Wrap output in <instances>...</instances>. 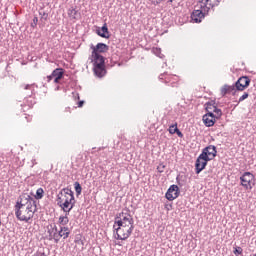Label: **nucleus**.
I'll use <instances>...</instances> for the list:
<instances>
[{"label": "nucleus", "mask_w": 256, "mask_h": 256, "mask_svg": "<svg viewBox=\"0 0 256 256\" xmlns=\"http://www.w3.org/2000/svg\"><path fill=\"white\" fill-rule=\"evenodd\" d=\"M61 232L60 230L58 232H54L53 234V239L55 241V243H59L60 239H61Z\"/></svg>", "instance_id": "b1692460"}, {"label": "nucleus", "mask_w": 256, "mask_h": 256, "mask_svg": "<svg viewBox=\"0 0 256 256\" xmlns=\"http://www.w3.org/2000/svg\"><path fill=\"white\" fill-rule=\"evenodd\" d=\"M114 229L116 231L115 239H118L120 241H125L129 239V237H131V233H133L135 226L134 225L130 227L116 226Z\"/></svg>", "instance_id": "20e7f679"}, {"label": "nucleus", "mask_w": 256, "mask_h": 256, "mask_svg": "<svg viewBox=\"0 0 256 256\" xmlns=\"http://www.w3.org/2000/svg\"><path fill=\"white\" fill-rule=\"evenodd\" d=\"M158 171L159 173H163V169L161 170V168L158 167Z\"/></svg>", "instance_id": "a19ab883"}, {"label": "nucleus", "mask_w": 256, "mask_h": 256, "mask_svg": "<svg viewBox=\"0 0 256 256\" xmlns=\"http://www.w3.org/2000/svg\"><path fill=\"white\" fill-rule=\"evenodd\" d=\"M28 211H35L37 213V200L32 198L26 206H24Z\"/></svg>", "instance_id": "dca6fc26"}, {"label": "nucleus", "mask_w": 256, "mask_h": 256, "mask_svg": "<svg viewBox=\"0 0 256 256\" xmlns=\"http://www.w3.org/2000/svg\"><path fill=\"white\" fill-rule=\"evenodd\" d=\"M234 255H242L243 253V248L241 247H237L235 248V250L233 251Z\"/></svg>", "instance_id": "c756f323"}, {"label": "nucleus", "mask_w": 256, "mask_h": 256, "mask_svg": "<svg viewBox=\"0 0 256 256\" xmlns=\"http://www.w3.org/2000/svg\"><path fill=\"white\" fill-rule=\"evenodd\" d=\"M59 232H60V233L65 232V234H63L64 237H69V235H70V233H71V232L69 231V227H65V226L60 227Z\"/></svg>", "instance_id": "4be33fe9"}, {"label": "nucleus", "mask_w": 256, "mask_h": 256, "mask_svg": "<svg viewBox=\"0 0 256 256\" xmlns=\"http://www.w3.org/2000/svg\"><path fill=\"white\" fill-rule=\"evenodd\" d=\"M249 97V93L245 92L238 100V103H242V101H245Z\"/></svg>", "instance_id": "c85d7f7f"}, {"label": "nucleus", "mask_w": 256, "mask_h": 256, "mask_svg": "<svg viewBox=\"0 0 256 256\" xmlns=\"http://www.w3.org/2000/svg\"><path fill=\"white\" fill-rule=\"evenodd\" d=\"M217 157V147L209 145L202 150L200 154V159L204 161H213Z\"/></svg>", "instance_id": "0eeeda50"}, {"label": "nucleus", "mask_w": 256, "mask_h": 256, "mask_svg": "<svg viewBox=\"0 0 256 256\" xmlns=\"http://www.w3.org/2000/svg\"><path fill=\"white\" fill-rule=\"evenodd\" d=\"M54 229H55V233H59V230L57 229V227H55Z\"/></svg>", "instance_id": "79ce46f5"}, {"label": "nucleus", "mask_w": 256, "mask_h": 256, "mask_svg": "<svg viewBox=\"0 0 256 256\" xmlns=\"http://www.w3.org/2000/svg\"><path fill=\"white\" fill-rule=\"evenodd\" d=\"M90 49L92 50V63L93 71L96 77H105L107 75V69H105V58L101 53H107L109 51V45L99 42L96 46L91 44Z\"/></svg>", "instance_id": "f257e3e1"}, {"label": "nucleus", "mask_w": 256, "mask_h": 256, "mask_svg": "<svg viewBox=\"0 0 256 256\" xmlns=\"http://www.w3.org/2000/svg\"><path fill=\"white\" fill-rule=\"evenodd\" d=\"M170 3H173V0H168Z\"/></svg>", "instance_id": "49530a36"}, {"label": "nucleus", "mask_w": 256, "mask_h": 256, "mask_svg": "<svg viewBox=\"0 0 256 256\" xmlns=\"http://www.w3.org/2000/svg\"><path fill=\"white\" fill-rule=\"evenodd\" d=\"M57 201H58V203H59V201L63 202V199H61V197L58 196Z\"/></svg>", "instance_id": "58836bf2"}, {"label": "nucleus", "mask_w": 256, "mask_h": 256, "mask_svg": "<svg viewBox=\"0 0 256 256\" xmlns=\"http://www.w3.org/2000/svg\"><path fill=\"white\" fill-rule=\"evenodd\" d=\"M202 119H203V123L206 127H213V125H215V121H217V119L207 117V116H203Z\"/></svg>", "instance_id": "f3484780"}, {"label": "nucleus", "mask_w": 256, "mask_h": 256, "mask_svg": "<svg viewBox=\"0 0 256 256\" xmlns=\"http://www.w3.org/2000/svg\"><path fill=\"white\" fill-rule=\"evenodd\" d=\"M242 187L246 189H253L255 187V176L251 172H245L240 177Z\"/></svg>", "instance_id": "6e6552de"}, {"label": "nucleus", "mask_w": 256, "mask_h": 256, "mask_svg": "<svg viewBox=\"0 0 256 256\" xmlns=\"http://www.w3.org/2000/svg\"><path fill=\"white\" fill-rule=\"evenodd\" d=\"M85 105V101L81 100L78 102V107H83Z\"/></svg>", "instance_id": "c9c22d12"}, {"label": "nucleus", "mask_w": 256, "mask_h": 256, "mask_svg": "<svg viewBox=\"0 0 256 256\" xmlns=\"http://www.w3.org/2000/svg\"><path fill=\"white\" fill-rule=\"evenodd\" d=\"M15 215L19 221H25V223H29V221H31L35 215V210H27L26 207L15 208Z\"/></svg>", "instance_id": "39448f33"}, {"label": "nucleus", "mask_w": 256, "mask_h": 256, "mask_svg": "<svg viewBox=\"0 0 256 256\" xmlns=\"http://www.w3.org/2000/svg\"><path fill=\"white\" fill-rule=\"evenodd\" d=\"M237 87L234 85H228L225 84L222 88H221V95L222 97H225V95H228L229 93H232V95H236L237 93Z\"/></svg>", "instance_id": "ddd939ff"}, {"label": "nucleus", "mask_w": 256, "mask_h": 256, "mask_svg": "<svg viewBox=\"0 0 256 256\" xmlns=\"http://www.w3.org/2000/svg\"><path fill=\"white\" fill-rule=\"evenodd\" d=\"M251 85V79L248 76H242L235 82L236 91H245Z\"/></svg>", "instance_id": "1a4fd4ad"}, {"label": "nucleus", "mask_w": 256, "mask_h": 256, "mask_svg": "<svg viewBox=\"0 0 256 256\" xmlns=\"http://www.w3.org/2000/svg\"><path fill=\"white\" fill-rule=\"evenodd\" d=\"M31 199H33V197H31V195L29 194L20 195L16 202L15 209H21L23 207H26L28 203L31 201Z\"/></svg>", "instance_id": "9b49d317"}, {"label": "nucleus", "mask_w": 256, "mask_h": 256, "mask_svg": "<svg viewBox=\"0 0 256 256\" xmlns=\"http://www.w3.org/2000/svg\"><path fill=\"white\" fill-rule=\"evenodd\" d=\"M209 161L211 160H203V158H201V155L198 156L196 162H195V173L196 175H199V173H201V171H203L206 167H207V163H209Z\"/></svg>", "instance_id": "f8f14e48"}, {"label": "nucleus", "mask_w": 256, "mask_h": 256, "mask_svg": "<svg viewBox=\"0 0 256 256\" xmlns=\"http://www.w3.org/2000/svg\"><path fill=\"white\" fill-rule=\"evenodd\" d=\"M53 79H55L54 76H53V74L47 76V82H48V83H51V81H52Z\"/></svg>", "instance_id": "f704fd0d"}, {"label": "nucleus", "mask_w": 256, "mask_h": 256, "mask_svg": "<svg viewBox=\"0 0 256 256\" xmlns=\"http://www.w3.org/2000/svg\"><path fill=\"white\" fill-rule=\"evenodd\" d=\"M57 201H58V203H59V201L63 202V199H61V197L58 196Z\"/></svg>", "instance_id": "ea45409f"}, {"label": "nucleus", "mask_w": 256, "mask_h": 256, "mask_svg": "<svg viewBox=\"0 0 256 256\" xmlns=\"http://www.w3.org/2000/svg\"><path fill=\"white\" fill-rule=\"evenodd\" d=\"M39 15H41V19H44V21H47L49 14L46 12H39Z\"/></svg>", "instance_id": "7c9ffc66"}, {"label": "nucleus", "mask_w": 256, "mask_h": 256, "mask_svg": "<svg viewBox=\"0 0 256 256\" xmlns=\"http://www.w3.org/2000/svg\"><path fill=\"white\" fill-rule=\"evenodd\" d=\"M135 221L133 220V216L129 213H119L115 217L114 226L115 227H131L134 225Z\"/></svg>", "instance_id": "7ed1b4c3"}, {"label": "nucleus", "mask_w": 256, "mask_h": 256, "mask_svg": "<svg viewBox=\"0 0 256 256\" xmlns=\"http://www.w3.org/2000/svg\"><path fill=\"white\" fill-rule=\"evenodd\" d=\"M58 205L59 207H61V209H63L64 213H67V215H69L73 207H75V196L64 195V202L59 201Z\"/></svg>", "instance_id": "423d86ee"}, {"label": "nucleus", "mask_w": 256, "mask_h": 256, "mask_svg": "<svg viewBox=\"0 0 256 256\" xmlns=\"http://www.w3.org/2000/svg\"><path fill=\"white\" fill-rule=\"evenodd\" d=\"M44 195H45V190H43V188H38L36 191V195L34 196V199L39 201L40 199H43Z\"/></svg>", "instance_id": "6ab92c4d"}, {"label": "nucleus", "mask_w": 256, "mask_h": 256, "mask_svg": "<svg viewBox=\"0 0 256 256\" xmlns=\"http://www.w3.org/2000/svg\"><path fill=\"white\" fill-rule=\"evenodd\" d=\"M69 214H65V216H60L59 217V223L60 225H63V227H65V225H67L69 223V217H68Z\"/></svg>", "instance_id": "aec40b11"}, {"label": "nucleus", "mask_w": 256, "mask_h": 256, "mask_svg": "<svg viewBox=\"0 0 256 256\" xmlns=\"http://www.w3.org/2000/svg\"><path fill=\"white\" fill-rule=\"evenodd\" d=\"M74 188H75L77 197H79V195H81V192L83 191V187H81V184L79 182H75Z\"/></svg>", "instance_id": "412c9836"}, {"label": "nucleus", "mask_w": 256, "mask_h": 256, "mask_svg": "<svg viewBox=\"0 0 256 256\" xmlns=\"http://www.w3.org/2000/svg\"><path fill=\"white\" fill-rule=\"evenodd\" d=\"M40 256H45V253H41Z\"/></svg>", "instance_id": "a18cd8bd"}, {"label": "nucleus", "mask_w": 256, "mask_h": 256, "mask_svg": "<svg viewBox=\"0 0 256 256\" xmlns=\"http://www.w3.org/2000/svg\"><path fill=\"white\" fill-rule=\"evenodd\" d=\"M96 35L102 37V39H109L111 37V34H109V28L107 27V23H104L101 28H98L96 30Z\"/></svg>", "instance_id": "4468645a"}, {"label": "nucleus", "mask_w": 256, "mask_h": 256, "mask_svg": "<svg viewBox=\"0 0 256 256\" xmlns=\"http://www.w3.org/2000/svg\"><path fill=\"white\" fill-rule=\"evenodd\" d=\"M152 1V5H159L161 4V2H163V0H151Z\"/></svg>", "instance_id": "72a5a7b5"}, {"label": "nucleus", "mask_w": 256, "mask_h": 256, "mask_svg": "<svg viewBox=\"0 0 256 256\" xmlns=\"http://www.w3.org/2000/svg\"><path fill=\"white\" fill-rule=\"evenodd\" d=\"M61 237H63V239H67V237H65V232H61Z\"/></svg>", "instance_id": "4c0bfd02"}, {"label": "nucleus", "mask_w": 256, "mask_h": 256, "mask_svg": "<svg viewBox=\"0 0 256 256\" xmlns=\"http://www.w3.org/2000/svg\"><path fill=\"white\" fill-rule=\"evenodd\" d=\"M70 108H66V111H68L69 113H71V111L69 110Z\"/></svg>", "instance_id": "c03bdc74"}, {"label": "nucleus", "mask_w": 256, "mask_h": 256, "mask_svg": "<svg viewBox=\"0 0 256 256\" xmlns=\"http://www.w3.org/2000/svg\"><path fill=\"white\" fill-rule=\"evenodd\" d=\"M37 23H39V18L34 17L33 18V23L31 24V27H33V28L37 27Z\"/></svg>", "instance_id": "473e14b6"}, {"label": "nucleus", "mask_w": 256, "mask_h": 256, "mask_svg": "<svg viewBox=\"0 0 256 256\" xmlns=\"http://www.w3.org/2000/svg\"><path fill=\"white\" fill-rule=\"evenodd\" d=\"M216 119H221V115H223V112L221 111V109L217 108H214V111H213Z\"/></svg>", "instance_id": "5701e85b"}, {"label": "nucleus", "mask_w": 256, "mask_h": 256, "mask_svg": "<svg viewBox=\"0 0 256 256\" xmlns=\"http://www.w3.org/2000/svg\"><path fill=\"white\" fill-rule=\"evenodd\" d=\"M253 256H256V254H254Z\"/></svg>", "instance_id": "de8ad7c7"}, {"label": "nucleus", "mask_w": 256, "mask_h": 256, "mask_svg": "<svg viewBox=\"0 0 256 256\" xmlns=\"http://www.w3.org/2000/svg\"><path fill=\"white\" fill-rule=\"evenodd\" d=\"M176 135H178V137H180V139H183V132H181V130H179V128L175 127Z\"/></svg>", "instance_id": "2f4dec72"}, {"label": "nucleus", "mask_w": 256, "mask_h": 256, "mask_svg": "<svg viewBox=\"0 0 256 256\" xmlns=\"http://www.w3.org/2000/svg\"><path fill=\"white\" fill-rule=\"evenodd\" d=\"M159 79H163V74H160Z\"/></svg>", "instance_id": "37998d69"}, {"label": "nucleus", "mask_w": 256, "mask_h": 256, "mask_svg": "<svg viewBox=\"0 0 256 256\" xmlns=\"http://www.w3.org/2000/svg\"><path fill=\"white\" fill-rule=\"evenodd\" d=\"M203 117H210L212 119H217V116H215V113L213 111H207V113Z\"/></svg>", "instance_id": "a878e982"}, {"label": "nucleus", "mask_w": 256, "mask_h": 256, "mask_svg": "<svg viewBox=\"0 0 256 256\" xmlns=\"http://www.w3.org/2000/svg\"><path fill=\"white\" fill-rule=\"evenodd\" d=\"M68 15L69 17H72L73 19H75V15H77V10L75 9L68 10Z\"/></svg>", "instance_id": "bb28decb"}, {"label": "nucleus", "mask_w": 256, "mask_h": 256, "mask_svg": "<svg viewBox=\"0 0 256 256\" xmlns=\"http://www.w3.org/2000/svg\"><path fill=\"white\" fill-rule=\"evenodd\" d=\"M179 194H180L179 186L173 184L167 190L165 197L168 201H175V199L179 197Z\"/></svg>", "instance_id": "9d476101"}, {"label": "nucleus", "mask_w": 256, "mask_h": 256, "mask_svg": "<svg viewBox=\"0 0 256 256\" xmlns=\"http://www.w3.org/2000/svg\"><path fill=\"white\" fill-rule=\"evenodd\" d=\"M63 192L66 196H70V197H75V194L73 193V190L69 189V188H64Z\"/></svg>", "instance_id": "393cba45"}, {"label": "nucleus", "mask_w": 256, "mask_h": 256, "mask_svg": "<svg viewBox=\"0 0 256 256\" xmlns=\"http://www.w3.org/2000/svg\"><path fill=\"white\" fill-rule=\"evenodd\" d=\"M24 89H31V85L29 84L25 85Z\"/></svg>", "instance_id": "e433bc0d"}, {"label": "nucleus", "mask_w": 256, "mask_h": 256, "mask_svg": "<svg viewBox=\"0 0 256 256\" xmlns=\"http://www.w3.org/2000/svg\"><path fill=\"white\" fill-rule=\"evenodd\" d=\"M175 127H177V123L172 124V125L170 126V128H169V133H170L171 135H175V133H177V132H175Z\"/></svg>", "instance_id": "cd10ccee"}, {"label": "nucleus", "mask_w": 256, "mask_h": 256, "mask_svg": "<svg viewBox=\"0 0 256 256\" xmlns=\"http://www.w3.org/2000/svg\"><path fill=\"white\" fill-rule=\"evenodd\" d=\"M205 109L206 111H215V108L217 107V102H215V100H211L209 102L205 103Z\"/></svg>", "instance_id": "a211bd4d"}, {"label": "nucleus", "mask_w": 256, "mask_h": 256, "mask_svg": "<svg viewBox=\"0 0 256 256\" xmlns=\"http://www.w3.org/2000/svg\"><path fill=\"white\" fill-rule=\"evenodd\" d=\"M65 76V70L63 68H56L52 72V77H54V83H60L61 79Z\"/></svg>", "instance_id": "2eb2a0df"}, {"label": "nucleus", "mask_w": 256, "mask_h": 256, "mask_svg": "<svg viewBox=\"0 0 256 256\" xmlns=\"http://www.w3.org/2000/svg\"><path fill=\"white\" fill-rule=\"evenodd\" d=\"M200 3L203 4L201 6L202 10H194L191 14V19L194 23H201V20L205 19L206 13H209V9L219 6L221 0H201Z\"/></svg>", "instance_id": "f03ea898"}]
</instances>
